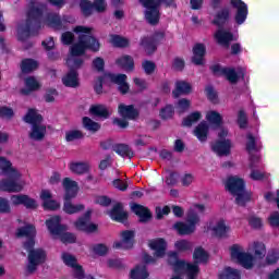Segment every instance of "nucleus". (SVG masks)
Here are the masks:
<instances>
[{"label":"nucleus","mask_w":279,"mask_h":279,"mask_svg":"<svg viewBox=\"0 0 279 279\" xmlns=\"http://www.w3.org/2000/svg\"><path fill=\"white\" fill-rule=\"evenodd\" d=\"M16 236H25L27 241L24 243V248L28 252V265L26 267L27 274H34L38 269V265L45 263L47 254L43 248L34 250V239L36 238V227L27 225L26 227L17 229Z\"/></svg>","instance_id":"obj_5"},{"label":"nucleus","mask_w":279,"mask_h":279,"mask_svg":"<svg viewBox=\"0 0 279 279\" xmlns=\"http://www.w3.org/2000/svg\"><path fill=\"white\" fill-rule=\"evenodd\" d=\"M248 223L251 228L258 230V228H263V220L256 216H253L248 219Z\"/></svg>","instance_id":"obj_53"},{"label":"nucleus","mask_w":279,"mask_h":279,"mask_svg":"<svg viewBox=\"0 0 279 279\" xmlns=\"http://www.w3.org/2000/svg\"><path fill=\"white\" fill-rule=\"evenodd\" d=\"M204 56H206V46L204 44H196L193 47L192 62L197 66L204 64Z\"/></svg>","instance_id":"obj_26"},{"label":"nucleus","mask_w":279,"mask_h":279,"mask_svg":"<svg viewBox=\"0 0 279 279\" xmlns=\"http://www.w3.org/2000/svg\"><path fill=\"white\" fill-rule=\"evenodd\" d=\"M25 123L32 125V131L29 133V138L33 141H43L47 134V126L43 124V116H40L36 110L29 109L24 117Z\"/></svg>","instance_id":"obj_7"},{"label":"nucleus","mask_w":279,"mask_h":279,"mask_svg":"<svg viewBox=\"0 0 279 279\" xmlns=\"http://www.w3.org/2000/svg\"><path fill=\"white\" fill-rule=\"evenodd\" d=\"M131 209L135 215H137V217H140V221H142L143 223L151 219V211H149V209H147V207H144L143 205L132 204Z\"/></svg>","instance_id":"obj_27"},{"label":"nucleus","mask_w":279,"mask_h":279,"mask_svg":"<svg viewBox=\"0 0 279 279\" xmlns=\"http://www.w3.org/2000/svg\"><path fill=\"white\" fill-rule=\"evenodd\" d=\"M90 114L100 119H108L112 114V110L104 105H94L89 108Z\"/></svg>","instance_id":"obj_30"},{"label":"nucleus","mask_w":279,"mask_h":279,"mask_svg":"<svg viewBox=\"0 0 279 279\" xmlns=\"http://www.w3.org/2000/svg\"><path fill=\"white\" fill-rule=\"evenodd\" d=\"M161 119H171L173 117V107L172 106H166L160 111Z\"/></svg>","instance_id":"obj_55"},{"label":"nucleus","mask_w":279,"mask_h":279,"mask_svg":"<svg viewBox=\"0 0 279 279\" xmlns=\"http://www.w3.org/2000/svg\"><path fill=\"white\" fill-rule=\"evenodd\" d=\"M38 69V61L34 59H24L21 63L22 73H32Z\"/></svg>","instance_id":"obj_38"},{"label":"nucleus","mask_w":279,"mask_h":279,"mask_svg":"<svg viewBox=\"0 0 279 279\" xmlns=\"http://www.w3.org/2000/svg\"><path fill=\"white\" fill-rule=\"evenodd\" d=\"M118 112L120 114V117H122L123 119H134L135 117H138V111L136 109H134V106L132 105H124V104H120L118 107Z\"/></svg>","instance_id":"obj_29"},{"label":"nucleus","mask_w":279,"mask_h":279,"mask_svg":"<svg viewBox=\"0 0 279 279\" xmlns=\"http://www.w3.org/2000/svg\"><path fill=\"white\" fill-rule=\"evenodd\" d=\"M109 216L113 221H118L119 223L128 221V211L123 209V205L120 203L113 206V208L109 213Z\"/></svg>","instance_id":"obj_24"},{"label":"nucleus","mask_w":279,"mask_h":279,"mask_svg":"<svg viewBox=\"0 0 279 279\" xmlns=\"http://www.w3.org/2000/svg\"><path fill=\"white\" fill-rule=\"evenodd\" d=\"M46 226L54 239L66 231V227L60 225V216H53L48 219Z\"/></svg>","instance_id":"obj_19"},{"label":"nucleus","mask_w":279,"mask_h":279,"mask_svg":"<svg viewBox=\"0 0 279 279\" xmlns=\"http://www.w3.org/2000/svg\"><path fill=\"white\" fill-rule=\"evenodd\" d=\"M113 151H116V154H119V156H123V157L126 156L128 158L134 157V153L132 151V149H130V146L124 144H119L114 146Z\"/></svg>","instance_id":"obj_42"},{"label":"nucleus","mask_w":279,"mask_h":279,"mask_svg":"<svg viewBox=\"0 0 279 279\" xmlns=\"http://www.w3.org/2000/svg\"><path fill=\"white\" fill-rule=\"evenodd\" d=\"M211 70L216 75H225L231 84H236V82H239V77H244L245 75V69H240L239 74L234 69L221 68L219 65H214Z\"/></svg>","instance_id":"obj_14"},{"label":"nucleus","mask_w":279,"mask_h":279,"mask_svg":"<svg viewBox=\"0 0 279 279\" xmlns=\"http://www.w3.org/2000/svg\"><path fill=\"white\" fill-rule=\"evenodd\" d=\"M90 215H93V210H87L82 218H78L74 222L76 230H81L82 232L97 231V225L90 222Z\"/></svg>","instance_id":"obj_17"},{"label":"nucleus","mask_w":279,"mask_h":279,"mask_svg":"<svg viewBox=\"0 0 279 279\" xmlns=\"http://www.w3.org/2000/svg\"><path fill=\"white\" fill-rule=\"evenodd\" d=\"M61 258L64 265L73 269L74 278L84 279V269H82V266L77 264V259L75 258V256L69 253H62Z\"/></svg>","instance_id":"obj_16"},{"label":"nucleus","mask_w":279,"mask_h":279,"mask_svg":"<svg viewBox=\"0 0 279 279\" xmlns=\"http://www.w3.org/2000/svg\"><path fill=\"white\" fill-rule=\"evenodd\" d=\"M44 208H46V210H58L60 203L50 198V201L44 203Z\"/></svg>","instance_id":"obj_58"},{"label":"nucleus","mask_w":279,"mask_h":279,"mask_svg":"<svg viewBox=\"0 0 279 279\" xmlns=\"http://www.w3.org/2000/svg\"><path fill=\"white\" fill-rule=\"evenodd\" d=\"M226 189L235 197V204L243 206L250 201V193L245 191V182L239 177H231L226 182Z\"/></svg>","instance_id":"obj_6"},{"label":"nucleus","mask_w":279,"mask_h":279,"mask_svg":"<svg viewBox=\"0 0 279 279\" xmlns=\"http://www.w3.org/2000/svg\"><path fill=\"white\" fill-rule=\"evenodd\" d=\"M246 138L247 151H256V149H260V146L256 145V137H253L252 134H247Z\"/></svg>","instance_id":"obj_49"},{"label":"nucleus","mask_w":279,"mask_h":279,"mask_svg":"<svg viewBox=\"0 0 279 279\" xmlns=\"http://www.w3.org/2000/svg\"><path fill=\"white\" fill-rule=\"evenodd\" d=\"M0 117H2L3 119H12V117H14V111L12 110V108L1 107Z\"/></svg>","instance_id":"obj_57"},{"label":"nucleus","mask_w":279,"mask_h":279,"mask_svg":"<svg viewBox=\"0 0 279 279\" xmlns=\"http://www.w3.org/2000/svg\"><path fill=\"white\" fill-rule=\"evenodd\" d=\"M248 250L254 253L255 258H265L267 254V248L263 242L251 243Z\"/></svg>","instance_id":"obj_33"},{"label":"nucleus","mask_w":279,"mask_h":279,"mask_svg":"<svg viewBox=\"0 0 279 279\" xmlns=\"http://www.w3.org/2000/svg\"><path fill=\"white\" fill-rule=\"evenodd\" d=\"M231 147L232 144L230 143V140H223L213 144L211 149L218 156H229Z\"/></svg>","instance_id":"obj_25"},{"label":"nucleus","mask_w":279,"mask_h":279,"mask_svg":"<svg viewBox=\"0 0 279 279\" xmlns=\"http://www.w3.org/2000/svg\"><path fill=\"white\" fill-rule=\"evenodd\" d=\"M215 38L217 44L221 45L222 47H230V43H232V40H236L230 31H226L223 28H220L215 33Z\"/></svg>","instance_id":"obj_23"},{"label":"nucleus","mask_w":279,"mask_h":279,"mask_svg":"<svg viewBox=\"0 0 279 279\" xmlns=\"http://www.w3.org/2000/svg\"><path fill=\"white\" fill-rule=\"evenodd\" d=\"M194 180H195V178L193 177V174H184L181 178V184L183 186H191V184H193Z\"/></svg>","instance_id":"obj_62"},{"label":"nucleus","mask_w":279,"mask_h":279,"mask_svg":"<svg viewBox=\"0 0 279 279\" xmlns=\"http://www.w3.org/2000/svg\"><path fill=\"white\" fill-rule=\"evenodd\" d=\"M84 133L80 130H70L65 132L66 143H74V141H82Z\"/></svg>","instance_id":"obj_41"},{"label":"nucleus","mask_w":279,"mask_h":279,"mask_svg":"<svg viewBox=\"0 0 279 279\" xmlns=\"http://www.w3.org/2000/svg\"><path fill=\"white\" fill-rule=\"evenodd\" d=\"M90 32H93V28L86 26H76L74 28L78 40L70 48L71 54L66 60L70 72L62 77V84L68 88H77L80 86V77L75 71V69H80V66L84 64V60L80 56H84L87 49L90 51H99L101 47L99 40L93 37Z\"/></svg>","instance_id":"obj_1"},{"label":"nucleus","mask_w":279,"mask_h":279,"mask_svg":"<svg viewBox=\"0 0 279 279\" xmlns=\"http://www.w3.org/2000/svg\"><path fill=\"white\" fill-rule=\"evenodd\" d=\"M23 206H25V208L34 210V209L38 208V203L36 202V199H34L27 195H24Z\"/></svg>","instance_id":"obj_50"},{"label":"nucleus","mask_w":279,"mask_h":279,"mask_svg":"<svg viewBox=\"0 0 279 279\" xmlns=\"http://www.w3.org/2000/svg\"><path fill=\"white\" fill-rule=\"evenodd\" d=\"M231 4L238 10L235 15L236 23L242 25V23H245V19H247V4L241 0H231Z\"/></svg>","instance_id":"obj_21"},{"label":"nucleus","mask_w":279,"mask_h":279,"mask_svg":"<svg viewBox=\"0 0 279 279\" xmlns=\"http://www.w3.org/2000/svg\"><path fill=\"white\" fill-rule=\"evenodd\" d=\"M128 75L125 74H105L104 77L98 78L94 84V90L97 93V95H101L104 93V82H112L113 84H117L119 87L120 93L122 95H125L128 90H130V85H128Z\"/></svg>","instance_id":"obj_9"},{"label":"nucleus","mask_w":279,"mask_h":279,"mask_svg":"<svg viewBox=\"0 0 279 279\" xmlns=\"http://www.w3.org/2000/svg\"><path fill=\"white\" fill-rule=\"evenodd\" d=\"M231 258L239 262L244 269H252L254 267V255L246 253L243 246L239 244L231 246Z\"/></svg>","instance_id":"obj_11"},{"label":"nucleus","mask_w":279,"mask_h":279,"mask_svg":"<svg viewBox=\"0 0 279 279\" xmlns=\"http://www.w3.org/2000/svg\"><path fill=\"white\" fill-rule=\"evenodd\" d=\"M73 38L74 36H73V33L71 32H65L61 36V40L63 45H71L73 43Z\"/></svg>","instance_id":"obj_61"},{"label":"nucleus","mask_w":279,"mask_h":279,"mask_svg":"<svg viewBox=\"0 0 279 279\" xmlns=\"http://www.w3.org/2000/svg\"><path fill=\"white\" fill-rule=\"evenodd\" d=\"M45 10V4H40L38 0H29L26 22L20 24L17 27L19 40H27V38H29L33 25H47L53 29H64V27H66L64 24L71 23V20L66 17L60 20V16L53 13H49L44 17L43 14Z\"/></svg>","instance_id":"obj_2"},{"label":"nucleus","mask_w":279,"mask_h":279,"mask_svg":"<svg viewBox=\"0 0 279 279\" xmlns=\"http://www.w3.org/2000/svg\"><path fill=\"white\" fill-rule=\"evenodd\" d=\"M201 119H202V112L199 111L192 112L190 116H187L183 120V125L184 128H191V125L197 123V121H199Z\"/></svg>","instance_id":"obj_44"},{"label":"nucleus","mask_w":279,"mask_h":279,"mask_svg":"<svg viewBox=\"0 0 279 279\" xmlns=\"http://www.w3.org/2000/svg\"><path fill=\"white\" fill-rule=\"evenodd\" d=\"M8 135L7 133L0 132V143H7ZM1 154V148H0ZM0 170L2 175H5L7 179L0 180V191H5L7 193H21L23 186H25V181L21 179V172L12 167V162L7 160L5 157L0 156Z\"/></svg>","instance_id":"obj_4"},{"label":"nucleus","mask_w":279,"mask_h":279,"mask_svg":"<svg viewBox=\"0 0 279 279\" xmlns=\"http://www.w3.org/2000/svg\"><path fill=\"white\" fill-rule=\"evenodd\" d=\"M150 250L155 252L154 257L148 254H144V263H154L156 258H162L167 252V242L162 238L150 240L148 243Z\"/></svg>","instance_id":"obj_12"},{"label":"nucleus","mask_w":279,"mask_h":279,"mask_svg":"<svg viewBox=\"0 0 279 279\" xmlns=\"http://www.w3.org/2000/svg\"><path fill=\"white\" fill-rule=\"evenodd\" d=\"M194 264L186 263L178 258V253L171 252L168 254V263L171 265L174 274L171 279H197L199 274L198 263H206L208 254L204 248L197 247L193 254Z\"/></svg>","instance_id":"obj_3"},{"label":"nucleus","mask_w":279,"mask_h":279,"mask_svg":"<svg viewBox=\"0 0 279 279\" xmlns=\"http://www.w3.org/2000/svg\"><path fill=\"white\" fill-rule=\"evenodd\" d=\"M93 252L94 254H97L98 256H104L106 254H108V246L104 245V244H96L93 246Z\"/></svg>","instance_id":"obj_52"},{"label":"nucleus","mask_w":279,"mask_h":279,"mask_svg":"<svg viewBox=\"0 0 279 279\" xmlns=\"http://www.w3.org/2000/svg\"><path fill=\"white\" fill-rule=\"evenodd\" d=\"M208 123L203 121L194 129V136H196L201 143H206V141H208Z\"/></svg>","instance_id":"obj_31"},{"label":"nucleus","mask_w":279,"mask_h":279,"mask_svg":"<svg viewBox=\"0 0 279 279\" xmlns=\"http://www.w3.org/2000/svg\"><path fill=\"white\" fill-rule=\"evenodd\" d=\"M258 162H260V159L256 156H253L251 158V165H250V168H251V174H250V178L251 180H267V178H269V174L260 171V170H257L258 169Z\"/></svg>","instance_id":"obj_22"},{"label":"nucleus","mask_w":279,"mask_h":279,"mask_svg":"<svg viewBox=\"0 0 279 279\" xmlns=\"http://www.w3.org/2000/svg\"><path fill=\"white\" fill-rule=\"evenodd\" d=\"M134 245V231H123L121 233V241L114 242L116 250H132Z\"/></svg>","instance_id":"obj_18"},{"label":"nucleus","mask_w":279,"mask_h":279,"mask_svg":"<svg viewBox=\"0 0 279 279\" xmlns=\"http://www.w3.org/2000/svg\"><path fill=\"white\" fill-rule=\"evenodd\" d=\"M0 213H10V203L2 197H0Z\"/></svg>","instance_id":"obj_64"},{"label":"nucleus","mask_w":279,"mask_h":279,"mask_svg":"<svg viewBox=\"0 0 279 279\" xmlns=\"http://www.w3.org/2000/svg\"><path fill=\"white\" fill-rule=\"evenodd\" d=\"M204 210V205H194L187 213V222H177L173 228L181 235L193 234L195 232V226L199 223V213Z\"/></svg>","instance_id":"obj_8"},{"label":"nucleus","mask_w":279,"mask_h":279,"mask_svg":"<svg viewBox=\"0 0 279 279\" xmlns=\"http://www.w3.org/2000/svg\"><path fill=\"white\" fill-rule=\"evenodd\" d=\"M58 236H60L62 243H75V235L73 233H64V231L59 234Z\"/></svg>","instance_id":"obj_54"},{"label":"nucleus","mask_w":279,"mask_h":279,"mask_svg":"<svg viewBox=\"0 0 279 279\" xmlns=\"http://www.w3.org/2000/svg\"><path fill=\"white\" fill-rule=\"evenodd\" d=\"M69 169L72 173L76 175H84V173H88L90 170V165L84 161H71L69 163Z\"/></svg>","instance_id":"obj_28"},{"label":"nucleus","mask_w":279,"mask_h":279,"mask_svg":"<svg viewBox=\"0 0 279 279\" xmlns=\"http://www.w3.org/2000/svg\"><path fill=\"white\" fill-rule=\"evenodd\" d=\"M109 43H111L113 47H128V45H130V40L119 35H110Z\"/></svg>","instance_id":"obj_45"},{"label":"nucleus","mask_w":279,"mask_h":279,"mask_svg":"<svg viewBox=\"0 0 279 279\" xmlns=\"http://www.w3.org/2000/svg\"><path fill=\"white\" fill-rule=\"evenodd\" d=\"M117 64L124 69V71H132L134 69V59L130 56H122L117 60Z\"/></svg>","instance_id":"obj_39"},{"label":"nucleus","mask_w":279,"mask_h":279,"mask_svg":"<svg viewBox=\"0 0 279 279\" xmlns=\"http://www.w3.org/2000/svg\"><path fill=\"white\" fill-rule=\"evenodd\" d=\"M278 259L279 253L277 251H271L266 257V262L268 265H275V263H278Z\"/></svg>","instance_id":"obj_56"},{"label":"nucleus","mask_w":279,"mask_h":279,"mask_svg":"<svg viewBox=\"0 0 279 279\" xmlns=\"http://www.w3.org/2000/svg\"><path fill=\"white\" fill-rule=\"evenodd\" d=\"M105 64L106 63L104 62V59H101V57H97L93 61V66H94V69H96V71H101L104 69Z\"/></svg>","instance_id":"obj_63"},{"label":"nucleus","mask_w":279,"mask_h":279,"mask_svg":"<svg viewBox=\"0 0 279 279\" xmlns=\"http://www.w3.org/2000/svg\"><path fill=\"white\" fill-rule=\"evenodd\" d=\"M141 47H143L148 56H151L156 51V39L154 37H144L141 40Z\"/></svg>","instance_id":"obj_36"},{"label":"nucleus","mask_w":279,"mask_h":279,"mask_svg":"<svg viewBox=\"0 0 279 279\" xmlns=\"http://www.w3.org/2000/svg\"><path fill=\"white\" fill-rule=\"evenodd\" d=\"M114 189L119 191H126L128 190V182H123L121 179H116L112 182Z\"/></svg>","instance_id":"obj_60"},{"label":"nucleus","mask_w":279,"mask_h":279,"mask_svg":"<svg viewBox=\"0 0 279 279\" xmlns=\"http://www.w3.org/2000/svg\"><path fill=\"white\" fill-rule=\"evenodd\" d=\"M62 186L65 192L64 199H73L77 196V191H80V187L77 186V183L71 178L63 179Z\"/></svg>","instance_id":"obj_20"},{"label":"nucleus","mask_w":279,"mask_h":279,"mask_svg":"<svg viewBox=\"0 0 279 279\" xmlns=\"http://www.w3.org/2000/svg\"><path fill=\"white\" fill-rule=\"evenodd\" d=\"M81 10L85 16H90L93 10L96 12H106V1L95 0L94 3H90L88 0H81Z\"/></svg>","instance_id":"obj_15"},{"label":"nucleus","mask_w":279,"mask_h":279,"mask_svg":"<svg viewBox=\"0 0 279 279\" xmlns=\"http://www.w3.org/2000/svg\"><path fill=\"white\" fill-rule=\"evenodd\" d=\"M57 95H58V90H56V89H48L46 92V95H45V100L48 104H51V102L56 101Z\"/></svg>","instance_id":"obj_59"},{"label":"nucleus","mask_w":279,"mask_h":279,"mask_svg":"<svg viewBox=\"0 0 279 279\" xmlns=\"http://www.w3.org/2000/svg\"><path fill=\"white\" fill-rule=\"evenodd\" d=\"M219 279H241V272L234 268H226Z\"/></svg>","instance_id":"obj_43"},{"label":"nucleus","mask_w":279,"mask_h":279,"mask_svg":"<svg viewBox=\"0 0 279 279\" xmlns=\"http://www.w3.org/2000/svg\"><path fill=\"white\" fill-rule=\"evenodd\" d=\"M189 108H191V101L187 99H181L178 101L177 104V110L180 113L186 112V110H189Z\"/></svg>","instance_id":"obj_51"},{"label":"nucleus","mask_w":279,"mask_h":279,"mask_svg":"<svg viewBox=\"0 0 279 279\" xmlns=\"http://www.w3.org/2000/svg\"><path fill=\"white\" fill-rule=\"evenodd\" d=\"M131 278L132 279H145L149 278V272H147V268L145 265L136 266L133 270H131Z\"/></svg>","instance_id":"obj_40"},{"label":"nucleus","mask_w":279,"mask_h":279,"mask_svg":"<svg viewBox=\"0 0 279 279\" xmlns=\"http://www.w3.org/2000/svg\"><path fill=\"white\" fill-rule=\"evenodd\" d=\"M191 93V84L185 81H178L175 83V89L172 92V95L175 99L180 97V95H189Z\"/></svg>","instance_id":"obj_32"},{"label":"nucleus","mask_w":279,"mask_h":279,"mask_svg":"<svg viewBox=\"0 0 279 279\" xmlns=\"http://www.w3.org/2000/svg\"><path fill=\"white\" fill-rule=\"evenodd\" d=\"M174 247L179 252H187V250L193 248V244H191V242H189L186 240H180V241L175 242Z\"/></svg>","instance_id":"obj_48"},{"label":"nucleus","mask_w":279,"mask_h":279,"mask_svg":"<svg viewBox=\"0 0 279 279\" xmlns=\"http://www.w3.org/2000/svg\"><path fill=\"white\" fill-rule=\"evenodd\" d=\"M166 5H174V0H140V3L146 8L145 19L150 25H156L160 21V3Z\"/></svg>","instance_id":"obj_10"},{"label":"nucleus","mask_w":279,"mask_h":279,"mask_svg":"<svg viewBox=\"0 0 279 279\" xmlns=\"http://www.w3.org/2000/svg\"><path fill=\"white\" fill-rule=\"evenodd\" d=\"M84 208L85 207L82 204L73 205V203H71V199H64L63 211L66 213V215H75L77 213H82Z\"/></svg>","instance_id":"obj_35"},{"label":"nucleus","mask_w":279,"mask_h":279,"mask_svg":"<svg viewBox=\"0 0 279 279\" xmlns=\"http://www.w3.org/2000/svg\"><path fill=\"white\" fill-rule=\"evenodd\" d=\"M208 230L211 232V234H214V236H217L218 239H226L232 229L226 220L219 219L210 222Z\"/></svg>","instance_id":"obj_13"},{"label":"nucleus","mask_w":279,"mask_h":279,"mask_svg":"<svg viewBox=\"0 0 279 279\" xmlns=\"http://www.w3.org/2000/svg\"><path fill=\"white\" fill-rule=\"evenodd\" d=\"M83 125L89 132H98V130H100V128H101V125H99V123L93 121L88 117L83 118Z\"/></svg>","instance_id":"obj_46"},{"label":"nucleus","mask_w":279,"mask_h":279,"mask_svg":"<svg viewBox=\"0 0 279 279\" xmlns=\"http://www.w3.org/2000/svg\"><path fill=\"white\" fill-rule=\"evenodd\" d=\"M206 121L211 125H215V128H220L221 123H223V118L221 117V113L217 111H208L206 113Z\"/></svg>","instance_id":"obj_37"},{"label":"nucleus","mask_w":279,"mask_h":279,"mask_svg":"<svg viewBox=\"0 0 279 279\" xmlns=\"http://www.w3.org/2000/svg\"><path fill=\"white\" fill-rule=\"evenodd\" d=\"M230 16V11L228 9H222L218 14L216 15V19L214 20L215 25H223L226 21H228Z\"/></svg>","instance_id":"obj_47"},{"label":"nucleus","mask_w":279,"mask_h":279,"mask_svg":"<svg viewBox=\"0 0 279 279\" xmlns=\"http://www.w3.org/2000/svg\"><path fill=\"white\" fill-rule=\"evenodd\" d=\"M40 88V83L36 81L34 76L25 78V88L21 90L22 95H29L33 90H38Z\"/></svg>","instance_id":"obj_34"}]
</instances>
